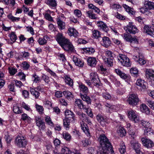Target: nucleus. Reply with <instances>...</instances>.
I'll use <instances>...</instances> for the list:
<instances>
[{
  "instance_id": "obj_18",
  "label": "nucleus",
  "mask_w": 154,
  "mask_h": 154,
  "mask_svg": "<svg viewBox=\"0 0 154 154\" xmlns=\"http://www.w3.org/2000/svg\"><path fill=\"white\" fill-rule=\"evenodd\" d=\"M65 114L66 119H70L72 121L75 122L76 119L75 118V114L71 110H66L65 112Z\"/></svg>"
},
{
  "instance_id": "obj_35",
  "label": "nucleus",
  "mask_w": 154,
  "mask_h": 154,
  "mask_svg": "<svg viewBox=\"0 0 154 154\" xmlns=\"http://www.w3.org/2000/svg\"><path fill=\"white\" fill-rule=\"evenodd\" d=\"M104 62L109 67H112L113 65V58L105 57L103 59Z\"/></svg>"
},
{
  "instance_id": "obj_38",
  "label": "nucleus",
  "mask_w": 154,
  "mask_h": 154,
  "mask_svg": "<svg viewBox=\"0 0 154 154\" xmlns=\"http://www.w3.org/2000/svg\"><path fill=\"white\" fill-rule=\"evenodd\" d=\"M57 24L60 29L61 30L65 28V23L62 21L59 18L57 19Z\"/></svg>"
},
{
  "instance_id": "obj_24",
  "label": "nucleus",
  "mask_w": 154,
  "mask_h": 154,
  "mask_svg": "<svg viewBox=\"0 0 154 154\" xmlns=\"http://www.w3.org/2000/svg\"><path fill=\"white\" fill-rule=\"evenodd\" d=\"M73 60L76 65L80 67L83 66L84 63L81 59L74 56L73 57Z\"/></svg>"
},
{
  "instance_id": "obj_11",
  "label": "nucleus",
  "mask_w": 154,
  "mask_h": 154,
  "mask_svg": "<svg viewBox=\"0 0 154 154\" xmlns=\"http://www.w3.org/2000/svg\"><path fill=\"white\" fill-rule=\"evenodd\" d=\"M137 88L141 91L144 90L147 87V84L144 80L138 79L136 83Z\"/></svg>"
},
{
  "instance_id": "obj_27",
  "label": "nucleus",
  "mask_w": 154,
  "mask_h": 154,
  "mask_svg": "<svg viewBox=\"0 0 154 154\" xmlns=\"http://www.w3.org/2000/svg\"><path fill=\"white\" fill-rule=\"evenodd\" d=\"M144 6L147 9H154V3L149 0H145L143 2Z\"/></svg>"
},
{
  "instance_id": "obj_13",
  "label": "nucleus",
  "mask_w": 154,
  "mask_h": 154,
  "mask_svg": "<svg viewBox=\"0 0 154 154\" xmlns=\"http://www.w3.org/2000/svg\"><path fill=\"white\" fill-rule=\"evenodd\" d=\"M96 119L98 122L103 125L105 124V122L108 123L110 122L109 118L105 116L104 117L100 114H98L97 116Z\"/></svg>"
},
{
  "instance_id": "obj_36",
  "label": "nucleus",
  "mask_w": 154,
  "mask_h": 154,
  "mask_svg": "<svg viewBox=\"0 0 154 154\" xmlns=\"http://www.w3.org/2000/svg\"><path fill=\"white\" fill-rule=\"evenodd\" d=\"M79 88L81 92L84 94H87L88 91V88L83 84L79 85Z\"/></svg>"
},
{
  "instance_id": "obj_41",
  "label": "nucleus",
  "mask_w": 154,
  "mask_h": 154,
  "mask_svg": "<svg viewBox=\"0 0 154 154\" xmlns=\"http://www.w3.org/2000/svg\"><path fill=\"white\" fill-rule=\"evenodd\" d=\"M49 39V37L45 35L44 36L43 38H39L38 40V42L40 45H43L47 43V40Z\"/></svg>"
},
{
  "instance_id": "obj_47",
  "label": "nucleus",
  "mask_w": 154,
  "mask_h": 154,
  "mask_svg": "<svg viewBox=\"0 0 154 154\" xmlns=\"http://www.w3.org/2000/svg\"><path fill=\"white\" fill-rule=\"evenodd\" d=\"M64 96L67 99L72 98L73 97L72 93L69 91H65L63 92Z\"/></svg>"
},
{
  "instance_id": "obj_54",
  "label": "nucleus",
  "mask_w": 154,
  "mask_h": 154,
  "mask_svg": "<svg viewBox=\"0 0 154 154\" xmlns=\"http://www.w3.org/2000/svg\"><path fill=\"white\" fill-rule=\"evenodd\" d=\"M100 32L99 31L97 30H94L93 32V36L95 38H98L100 37Z\"/></svg>"
},
{
  "instance_id": "obj_57",
  "label": "nucleus",
  "mask_w": 154,
  "mask_h": 154,
  "mask_svg": "<svg viewBox=\"0 0 154 154\" xmlns=\"http://www.w3.org/2000/svg\"><path fill=\"white\" fill-rule=\"evenodd\" d=\"M141 124L143 127L146 128L147 127H149L151 125L150 123L144 120H141Z\"/></svg>"
},
{
  "instance_id": "obj_33",
  "label": "nucleus",
  "mask_w": 154,
  "mask_h": 154,
  "mask_svg": "<svg viewBox=\"0 0 154 154\" xmlns=\"http://www.w3.org/2000/svg\"><path fill=\"white\" fill-rule=\"evenodd\" d=\"M75 122L72 121L70 119H68L66 118L63 120V125L64 128L66 130H68L70 128V123L73 124Z\"/></svg>"
},
{
  "instance_id": "obj_40",
  "label": "nucleus",
  "mask_w": 154,
  "mask_h": 154,
  "mask_svg": "<svg viewBox=\"0 0 154 154\" xmlns=\"http://www.w3.org/2000/svg\"><path fill=\"white\" fill-rule=\"evenodd\" d=\"M122 6L129 14L133 15L134 14V10L133 8L129 7L126 4H123Z\"/></svg>"
},
{
  "instance_id": "obj_15",
  "label": "nucleus",
  "mask_w": 154,
  "mask_h": 154,
  "mask_svg": "<svg viewBox=\"0 0 154 154\" xmlns=\"http://www.w3.org/2000/svg\"><path fill=\"white\" fill-rule=\"evenodd\" d=\"M141 140L143 146L148 148H151L154 146L153 142L149 139L146 138H141Z\"/></svg>"
},
{
  "instance_id": "obj_63",
  "label": "nucleus",
  "mask_w": 154,
  "mask_h": 154,
  "mask_svg": "<svg viewBox=\"0 0 154 154\" xmlns=\"http://www.w3.org/2000/svg\"><path fill=\"white\" fill-rule=\"evenodd\" d=\"M10 39L13 42L15 41L17 39V36L14 32H12L10 34Z\"/></svg>"
},
{
  "instance_id": "obj_58",
  "label": "nucleus",
  "mask_w": 154,
  "mask_h": 154,
  "mask_svg": "<svg viewBox=\"0 0 154 154\" xmlns=\"http://www.w3.org/2000/svg\"><path fill=\"white\" fill-rule=\"evenodd\" d=\"M8 18L11 20L13 21H19L20 19L19 17H16L13 16L11 14H10L8 16Z\"/></svg>"
},
{
  "instance_id": "obj_44",
  "label": "nucleus",
  "mask_w": 154,
  "mask_h": 154,
  "mask_svg": "<svg viewBox=\"0 0 154 154\" xmlns=\"http://www.w3.org/2000/svg\"><path fill=\"white\" fill-rule=\"evenodd\" d=\"M118 133L119 135L121 137L125 136L126 132L125 130L123 127H120L118 131Z\"/></svg>"
},
{
  "instance_id": "obj_20",
  "label": "nucleus",
  "mask_w": 154,
  "mask_h": 154,
  "mask_svg": "<svg viewBox=\"0 0 154 154\" xmlns=\"http://www.w3.org/2000/svg\"><path fill=\"white\" fill-rule=\"evenodd\" d=\"M111 44V41L108 37L104 36L103 38L101 44L103 46L107 48Z\"/></svg>"
},
{
  "instance_id": "obj_22",
  "label": "nucleus",
  "mask_w": 154,
  "mask_h": 154,
  "mask_svg": "<svg viewBox=\"0 0 154 154\" xmlns=\"http://www.w3.org/2000/svg\"><path fill=\"white\" fill-rule=\"evenodd\" d=\"M116 72L119 75L121 78L125 80H129L130 79V76L125 74V73L122 72L119 69H115Z\"/></svg>"
},
{
  "instance_id": "obj_42",
  "label": "nucleus",
  "mask_w": 154,
  "mask_h": 154,
  "mask_svg": "<svg viewBox=\"0 0 154 154\" xmlns=\"http://www.w3.org/2000/svg\"><path fill=\"white\" fill-rule=\"evenodd\" d=\"M140 110L143 112L147 114L149 113V111L148 107L145 105L142 104L140 107Z\"/></svg>"
},
{
  "instance_id": "obj_19",
  "label": "nucleus",
  "mask_w": 154,
  "mask_h": 154,
  "mask_svg": "<svg viewBox=\"0 0 154 154\" xmlns=\"http://www.w3.org/2000/svg\"><path fill=\"white\" fill-rule=\"evenodd\" d=\"M123 38L126 41L130 42L131 43L133 42L138 43V41L137 39L135 38L132 37L131 35L127 34L125 33L124 34Z\"/></svg>"
},
{
  "instance_id": "obj_52",
  "label": "nucleus",
  "mask_w": 154,
  "mask_h": 154,
  "mask_svg": "<svg viewBox=\"0 0 154 154\" xmlns=\"http://www.w3.org/2000/svg\"><path fill=\"white\" fill-rule=\"evenodd\" d=\"M8 70L9 73L11 75H14L17 72V69L12 67L8 68Z\"/></svg>"
},
{
  "instance_id": "obj_45",
  "label": "nucleus",
  "mask_w": 154,
  "mask_h": 154,
  "mask_svg": "<svg viewBox=\"0 0 154 154\" xmlns=\"http://www.w3.org/2000/svg\"><path fill=\"white\" fill-rule=\"evenodd\" d=\"M86 14L87 16L91 19H96L97 17L96 15L94 14L92 11L90 10L86 12Z\"/></svg>"
},
{
  "instance_id": "obj_14",
  "label": "nucleus",
  "mask_w": 154,
  "mask_h": 154,
  "mask_svg": "<svg viewBox=\"0 0 154 154\" xmlns=\"http://www.w3.org/2000/svg\"><path fill=\"white\" fill-rule=\"evenodd\" d=\"M55 39L58 43L61 45L68 39L63 36L62 33L58 32L56 35Z\"/></svg>"
},
{
  "instance_id": "obj_59",
  "label": "nucleus",
  "mask_w": 154,
  "mask_h": 154,
  "mask_svg": "<svg viewBox=\"0 0 154 154\" xmlns=\"http://www.w3.org/2000/svg\"><path fill=\"white\" fill-rule=\"evenodd\" d=\"M104 105L106 107L108 108L107 109V112H111L110 110H111L113 109L112 106L111 104L106 103H104Z\"/></svg>"
},
{
  "instance_id": "obj_61",
  "label": "nucleus",
  "mask_w": 154,
  "mask_h": 154,
  "mask_svg": "<svg viewBox=\"0 0 154 154\" xmlns=\"http://www.w3.org/2000/svg\"><path fill=\"white\" fill-rule=\"evenodd\" d=\"M103 97L106 99L109 100L111 99V97L110 94L107 92L103 93L102 94Z\"/></svg>"
},
{
  "instance_id": "obj_46",
  "label": "nucleus",
  "mask_w": 154,
  "mask_h": 154,
  "mask_svg": "<svg viewBox=\"0 0 154 154\" xmlns=\"http://www.w3.org/2000/svg\"><path fill=\"white\" fill-rule=\"evenodd\" d=\"M110 152V150L105 149H102V148H99V150L97 151V154H108V151Z\"/></svg>"
},
{
  "instance_id": "obj_34",
  "label": "nucleus",
  "mask_w": 154,
  "mask_h": 154,
  "mask_svg": "<svg viewBox=\"0 0 154 154\" xmlns=\"http://www.w3.org/2000/svg\"><path fill=\"white\" fill-rule=\"evenodd\" d=\"M64 77L66 84L70 87L72 86L73 85V81L70 77L68 75H66L64 76Z\"/></svg>"
},
{
  "instance_id": "obj_48",
  "label": "nucleus",
  "mask_w": 154,
  "mask_h": 154,
  "mask_svg": "<svg viewBox=\"0 0 154 154\" xmlns=\"http://www.w3.org/2000/svg\"><path fill=\"white\" fill-rule=\"evenodd\" d=\"M63 138L67 141H70L71 139V137L70 135L68 133L64 132L62 133Z\"/></svg>"
},
{
  "instance_id": "obj_62",
  "label": "nucleus",
  "mask_w": 154,
  "mask_h": 154,
  "mask_svg": "<svg viewBox=\"0 0 154 154\" xmlns=\"http://www.w3.org/2000/svg\"><path fill=\"white\" fill-rule=\"evenodd\" d=\"M146 101L149 106L151 109L154 110V102L149 100H147Z\"/></svg>"
},
{
  "instance_id": "obj_49",
  "label": "nucleus",
  "mask_w": 154,
  "mask_h": 154,
  "mask_svg": "<svg viewBox=\"0 0 154 154\" xmlns=\"http://www.w3.org/2000/svg\"><path fill=\"white\" fill-rule=\"evenodd\" d=\"M30 91L31 94L34 96L36 98L38 97L40 94L39 92L34 89H31Z\"/></svg>"
},
{
  "instance_id": "obj_53",
  "label": "nucleus",
  "mask_w": 154,
  "mask_h": 154,
  "mask_svg": "<svg viewBox=\"0 0 154 154\" xmlns=\"http://www.w3.org/2000/svg\"><path fill=\"white\" fill-rule=\"evenodd\" d=\"M32 79L33 82L35 83H37L40 81V78L35 73L32 75Z\"/></svg>"
},
{
  "instance_id": "obj_21",
  "label": "nucleus",
  "mask_w": 154,
  "mask_h": 154,
  "mask_svg": "<svg viewBox=\"0 0 154 154\" xmlns=\"http://www.w3.org/2000/svg\"><path fill=\"white\" fill-rule=\"evenodd\" d=\"M88 65L91 67H95L97 63V61L95 57H89L87 60Z\"/></svg>"
},
{
  "instance_id": "obj_10",
  "label": "nucleus",
  "mask_w": 154,
  "mask_h": 154,
  "mask_svg": "<svg viewBox=\"0 0 154 154\" xmlns=\"http://www.w3.org/2000/svg\"><path fill=\"white\" fill-rule=\"evenodd\" d=\"M133 58L136 61L138 62L141 65H143L146 62V61L143 57V54L140 52L139 53L138 55H133Z\"/></svg>"
},
{
  "instance_id": "obj_25",
  "label": "nucleus",
  "mask_w": 154,
  "mask_h": 154,
  "mask_svg": "<svg viewBox=\"0 0 154 154\" xmlns=\"http://www.w3.org/2000/svg\"><path fill=\"white\" fill-rule=\"evenodd\" d=\"M75 105L77 106L80 109H86V106L84 103H83L82 100L79 99H76L75 102Z\"/></svg>"
},
{
  "instance_id": "obj_50",
  "label": "nucleus",
  "mask_w": 154,
  "mask_h": 154,
  "mask_svg": "<svg viewBox=\"0 0 154 154\" xmlns=\"http://www.w3.org/2000/svg\"><path fill=\"white\" fill-rule=\"evenodd\" d=\"M105 54L106 57L109 58H113L114 56H115L113 52L109 50L105 51Z\"/></svg>"
},
{
  "instance_id": "obj_3",
  "label": "nucleus",
  "mask_w": 154,
  "mask_h": 154,
  "mask_svg": "<svg viewBox=\"0 0 154 154\" xmlns=\"http://www.w3.org/2000/svg\"><path fill=\"white\" fill-rule=\"evenodd\" d=\"M15 143L19 147H24L27 144V141L24 137L20 135H18L16 138Z\"/></svg>"
},
{
  "instance_id": "obj_26",
  "label": "nucleus",
  "mask_w": 154,
  "mask_h": 154,
  "mask_svg": "<svg viewBox=\"0 0 154 154\" xmlns=\"http://www.w3.org/2000/svg\"><path fill=\"white\" fill-rule=\"evenodd\" d=\"M128 129L129 134L134 139L136 135L135 129L131 126L130 124H128Z\"/></svg>"
},
{
  "instance_id": "obj_5",
  "label": "nucleus",
  "mask_w": 154,
  "mask_h": 154,
  "mask_svg": "<svg viewBox=\"0 0 154 154\" xmlns=\"http://www.w3.org/2000/svg\"><path fill=\"white\" fill-rule=\"evenodd\" d=\"M90 79L94 85L98 87L100 86V81L98 76L96 72H92L90 75Z\"/></svg>"
},
{
  "instance_id": "obj_60",
  "label": "nucleus",
  "mask_w": 154,
  "mask_h": 154,
  "mask_svg": "<svg viewBox=\"0 0 154 154\" xmlns=\"http://www.w3.org/2000/svg\"><path fill=\"white\" fill-rule=\"evenodd\" d=\"M45 122H46V123H47L48 125H49L51 126L53 125V123L51 121V119L50 117L48 116H46L45 117Z\"/></svg>"
},
{
  "instance_id": "obj_43",
  "label": "nucleus",
  "mask_w": 154,
  "mask_h": 154,
  "mask_svg": "<svg viewBox=\"0 0 154 154\" xmlns=\"http://www.w3.org/2000/svg\"><path fill=\"white\" fill-rule=\"evenodd\" d=\"M119 150L120 153L123 154L126 152V147L125 143L122 142H121L120 144V147Z\"/></svg>"
},
{
  "instance_id": "obj_23",
  "label": "nucleus",
  "mask_w": 154,
  "mask_h": 154,
  "mask_svg": "<svg viewBox=\"0 0 154 154\" xmlns=\"http://www.w3.org/2000/svg\"><path fill=\"white\" fill-rule=\"evenodd\" d=\"M67 33L70 36H73L75 38L77 37L78 36L79 34L76 30L73 27H70L69 28L67 31Z\"/></svg>"
},
{
  "instance_id": "obj_4",
  "label": "nucleus",
  "mask_w": 154,
  "mask_h": 154,
  "mask_svg": "<svg viewBox=\"0 0 154 154\" xmlns=\"http://www.w3.org/2000/svg\"><path fill=\"white\" fill-rule=\"evenodd\" d=\"M118 60L123 66L127 67L131 66V63L130 59L125 55L120 54L118 57Z\"/></svg>"
},
{
  "instance_id": "obj_56",
  "label": "nucleus",
  "mask_w": 154,
  "mask_h": 154,
  "mask_svg": "<svg viewBox=\"0 0 154 154\" xmlns=\"http://www.w3.org/2000/svg\"><path fill=\"white\" fill-rule=\"evenodd\" d=\"M13 111L16 114H19L22 112L20 109L17 106H14Z\"/></svg>"
},
{
  "instance_id": "obj_51",
  "label": "nucleus",
  "mask_w": 154,
  "mask_h": 154,
  "mask_svg": "<svg viewBox=\"0 0 154 154\" xmlns=\"http://www.w3.org/2000/svg\"><path fill=\"white\" fill-rule=\"evenodd\" d=\"M42 79L43 80L44 82L47 83L49 84L50 81L49 77L44 74H43L42 75Z\"/></svg>"
},
{
  "instance_id": "obj_30",
  "label": "nucleus",
  "mask_w": 154,
  "mask_h": 154,
  "mask_svg": "<svg viewBox=\"0 0 154 154\" xmlns=\"http://www.w3.org/2000/svg\"><path fill=\"white\" fill-rule=\"evenodd\" d=\"M147 77L154 81V71L151 69H147L146 72Z\"/></svg>"
},
{
  "instance_id": "obj_29",
  "label": "nucleus",
  "mask_w": 154,
  "mask_h": 154,
  "mask_svg": "<svg viewBox=\"0 0 154 154\" xmlns=\"http://www.w3.org/2000/svg\"><path fill=\"white\" fill-rule=\"evenodd\" d=\"M97 25L100 29H102L106 32L109 30V28L103 22H98L97 23Z\"/></svg>"
},
{
  "instance_id": "obj_37",
  "label": "nucleus",
  "mask_w": 154,
  "mask_h": 154,
  "mask_svg": "<svg viewBox=\"0 0 154 154\" xmlns=\"http://www.w3.org/2000/svg\"><path fill=\"white\" fill-rule=\"evenodd\" d=\"M80 96L82 99L86 102L87 104H91V100L89 97L86 94H82L80 93Z\"/></svg>"
},
{
  "instance_id": "obj_8",
  "label": "nucleus",
  "mask_w": 154,
  "mask_h": 154,
  "mask_svg": "<svg viewBox=\"0 0 154 154\" xmlns=\"http://www.w3.org/2000/svg\"><path fill=\"white\" fill-rule=\"evenodd\" d=\"M60 46L66 51L71 52L73 51V46L68 39L65 41Z\"/></svg>"
},
{
  "instance_id": "obj_9",
  "label": "nucleus",
  "mask_w": 154,
  "mask_h": 154,
  "mask_svg": "<svg viewBox=\"0 0 154 154\" xmlns=\"http://www.w3.org/2000/svg\"><path fill=\"white\" fill-rule=\"evenodd\" d=\"M128 117L131 121L135 123H138L139 122L140 119L138 116L133 110L128 111Z\"/></svg>"
},
{
  "instance_id": "obj_31",
  "label": "nucleus",
  "mask_w": 154,
  "mask_h": 154,
  "mask_svg": "<svg viewBox=\"0 0 154 154\" xmlns=\"http://www.w3.org/2000/svg\"><path fill=\"white\" fill-rule=\"evenodd\" d=\"M143 32L146 33L152 37H154V30L152 31L151 30L150 28L148 26L145 25L143 28Z\"/></svg>"
},
{
  "instance_id": "obj_12",
  "label": "nucleus",
  "mask_w": 154,
  "mask_h": 154,
  "mask_svg": "<svg viewBox=\"0 0 154 154\" xmlns=\"http://www.w3.org/2000/svg\"><path fill=\"white\" fill-rule=\"evenodd\" d=\"M130 143L131 146L135 150V152L137 154H140L141 152L140 145L136 140L133 139L131 141Z\"/></svg>"
},
{
  "instance_id": "obj_64",
  "label": "nucleus",
  "mask_w": 154,
  "mask_h": 154,
  "mask_svg": "<svg viewBox=\"0 0 154 154\" xmlns=\"http://www.w3.org/2000/svg\"><path fill=\"white\" fill-rule=\"evenodd\" d=\"M85 51L86 52L89 54H91L94 53L95 52L94 49L92 48H87L85 49Z\"/></svg>"
},
{
  "instance_id": "obj_28",
  "label": "nucleus",
  "mask_w": 154,
  "mask_h": 154,
  "mask_svg": "<svg viewBox=\"0 0 154 154\" xmlns=\"http://www.w3.org/2000/svg\"><path fill=\"white\" fill-rule=\"evenodd\" d=\"M45 3L50 7L54 8L57 5V0H45Z\"/></svg>"
},
{
  "instance_id": "obj_2",
  "label": "nucleus",
  "mask_w": 154,
  "mask_h": 154,
  "mask_svg": "<svg viewBox=\"0 0 154 154\" xmlns=\"http://www.w3.org/2000/svg\"><path fill=\"white\" fill-rule=\"evenodd\" d=\"M79 118L81 121L80 123L82 129L88 136H90V133L89 129L87 125L85 123V122H86L88 123V124L91 125V120L89 119L88 116L84 113Z\"/></svg>"
},
{
  "instance_id": "obj_17",
  "label": "nucleus",
  "mask_w": 154,
  "mask_h": 154,
  "mask_svg": "<svg viewBox=\"0 0 154 154\" xmlns=\"http://www.w3.org/2000/svg\"><path fill=\"white\" fill-rule=\"evenodd\" d=\"M61 153L62 154H81L76 149H74L73 152H72L69 148L66 146L62 148Z\"/></svg>"
},
{
  "instance_id": "obj_39",
  "label": "nucleus",
  "mask_w": 154,
  "mask_h": 154,
  "mask_svg": "<svg viewBox=\"0 0 154 154\" xmlns=\"http://www.w3.org/2000/svg\"><path fill=\"white\" fill-rule=\"evenodd\" d=\"M144 133L147 135L154 134V131L152 129L151 125L149 127H147L144 129Z\"/></svg>"
},
{
  "instance_id": "obj_16",
  "label": "nucleus",
  "mask_w": 154,
  "mask_h": 154,
  "mask_svg": "<svg viewBox=\"0 0 154 154\" xmlns=\"http://www.w3.org/2000/svg\"><path fill=\"white\" fill-rule=\"evenodd\" d=\"M35 122L36 125L38 127L40 130H44L45 129V123L40 118L36 117L35 118Z\"/></svg>"
},
{
  "instance_id": "obj_6",
  "label": "nucleus",
  "mask_w": 154,
  "mask_h": 154,
  "mask_svg": "<svg viewBox=\"0 0 154 154\" xmlns=\"http://www.w3.org/2000/svg\"><path fill=\"white\" fill-rule=\"evenodd\" d=\"M127 101L129 104L132 106L136 105L139 101V99L137 95L136 94L130 95Z\"/></svg>"
},
{
  "instance_id": "obj_1",
  "label": "nucleus",
  "mask_w": 154,
  "mask_h": 154,
  "mask_svg": "<svg viewBox=\"0 0 154 154\" xmlns=\"http://www.w3.org/2000/svg\"><path fill=\"white\" fill-rule=\"evenodd\" d=\"M98 140L100 146L99 148H102V149H110V152L112 153V154H113L114 151L112 149L111 144L104 134L100 135L98 138Z\"/></svg>"
},
{
  "instance_id": "obj_32",
  "label": "nucleus",
  "mask_w": 154,
  "mask_h": 154,
  "mask_svg": "<svg viewBox=\"0 0 154 154\" xmlns=\"http://www.w3.org/2000/svg\"><path fill=\"white\" fill-rule=\"evenodd\" d=\"M143 32L146 33L152 37H154V30L152 31L151 30L150 28L148 26L145 25L143 28Z\"/></svg>"
},
{
  "instance_id": "obj_55",
  "label": "nucleus",
  "mask_w": 154,
  "mask_h": 154,
  "mask_svg": "<svg viewBox=\"0 0 154 154\" xmlns=\"http://www.w3.org/2000/svg\"><path fill=\"white\" fill-rule=\"evenodd\" d=\"M35 106L37 110L39 113L40 114H42L44 111V108L43 107L37 104L35 105Z\"/></svg>"
},
{
  "instance_id": "obj_7",
  "label": "nucleus",
  "mask_w": 154,
  "mask_h": 154,
  "mask_svg": "<svg viewBox=\"0 0 154 154\" xmlns=\"http://www.w3.org/2000/svg\"><path fill=\"white\" fill-rule=\"evenodd\" d=\"M125 29L128 33L135 34L138 32L137 28L131 22H129L127 26L125 28Z\"/></svg>"
}]
</instances>
